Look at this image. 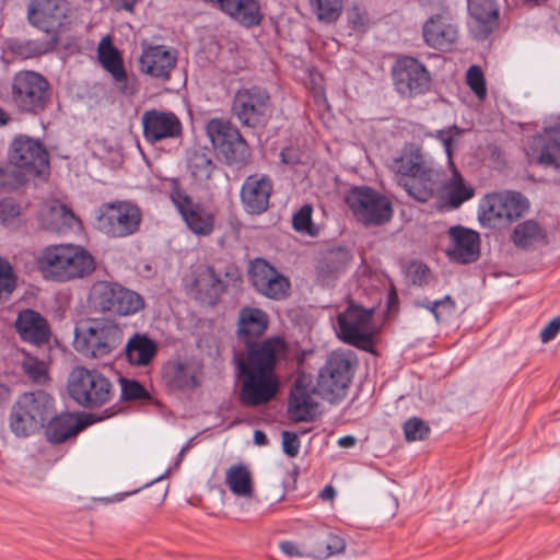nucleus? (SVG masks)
Segmentation results:
<instances>
[{
    "mask_svg": "<svg viewBox=\"0 0 560 560\" xmlns=\"http://www.w3.org/2000/svg\"><path fill=\"white\" fill-rule=\"evenodd\" d=\"M355 359L343 352H332L319 369L316 385L311 388V377L300 374L290 393L288 416L294 422L315 420L318 404L313 394L336 404L345 398L353 377Z\"/></svg>",
    "mask_w": 560,
    "mask_h": 560,
    "instance_id": "1",
    "label": "nucleus"
},
{
    "mask_svg": "<svg viewBox=\"0 0 560 560\" xmlns=\"http://www.w3.org/2000/svg\"><path fill=\"white\" fill-rule=\"evenodd\" d=\"M283 346L279 338H268L261 343L252 345L248 352L235 353L241 389L240 402L245 407H259L268 404L278 392L275 375L277 352Z\"/></svg>",
    "mask_w": 560,
    "mask_h": 560,
    "instance_id": "2",
    "label": "nucleus"
},
{
    "mask_svg": "<svg viewBox=\"0 0 560 560\" xmlns=\"http://www.w3.org/2000/svg\"><path fill=\"white\" fill-rule=\"evenodd\" d=\"M43 277L57 282H67L90 276L96 268L94 257L83 247L50 245L37 258Z\"/></svg>",
    "mask_w": 560,
    "mask_h": 560,
    "instance_id": "3",
    "label": "nucleus"
},
{
    "mask_svg": "<svg viewBox=\"0 0 560 560\" xmlns=\"http://www.w3.org/2000/svg\"><path fill=\"white\" fill-rule=\"evenodd\" d=\"M124 340L121 326L110 318H86L74 331V349L91 359L110 354Z\"/></svg>",
    "mask_w": 560,
    "mask_h": 560,
    "instance_id": "4",
    "label": "nucleus"
},
{
    "mask_svg": "<svg viewBox=\"0 0 560 560\" xmlns=\"http://www.w3.org/2000/svg\"><path fill=\"white\" fill-rule=\"evenodd\" d=\"M54 398L44 390L24 393L13 404L9 427L18 438H27L45 427L54 415Z\"/></svg>",
    "mask_w": 560,
    "mask_h": 560,
    "instance_id": "5",
    "label": "nucleus"
},
{
    "mask_svg": "<svg viewBox=\"0 0 560 560\" xmlns=\"http://www.w3.org/2000/svg\"><path fill=\"white\" fill-rule=\"evenodd\" d=\"M88 307L96 314L130 316L144 307L143 298L118 282L95 281L88 293Z\"/></svg>",
    "mask_w": 560,
    "mask_h": 560,
    "instance_id": "6",
    "label": "nucleus"
},
{
    "mask_svg": "<svg viewBox=\"0 0 560 560\" xmlns=\"http://www.w3.org/2000/svg\"><path fill=\"white\" fill-rule=\"evenodd\" d=\"M68 394L79 406L95 409L114 397V385L103 373L84 366L74 368L68 377Z\"/></svg>",
    "mask_w": 560,
    "mask_h": 560,
    "instance_id": "7",
    "label": "nucleus"
},
{
    "mask_svg": "<svg viewBox=\"0 0 560 560\" xmlns=\"http://www.w3.org/2000/svg\"><path fill=\"white\" fill-rule=\"evenodd\" d=\"M11 102L22 114H40L50 102L49 82L35 71L16 72L11 83Z\"/></svg>",
    "mask_w": 560,
    "mask_h": 560,
    "instance_id": "8",
    "label": "nucleus"
},
{
    "mask_svg": "<svg viewBox=\"0 0 560 560\" xmlns=\"http://www.w3.org/2000/svg\"><path fill=\"white\" fill-rule=\"evenodd\" d=\"M97 229L112 238H124L136 234L141 226L142 211L129 200L102 203L97 209Z\"/></svg>",
    "mask_w": 560,
    "mask_h": 560,
    "instance_id": "9",
    "label": "nucleus"
},
{
    "mask_svg": "<svg viewBox=\"0 0 560 560\" xmlns=\"http://www.w3.org/2000/svg\"><path fill=\"white\" fill-rule=\"evenodd\" d=\"M528 202L521 192H491L479 202L478 220L487 229H501L517 220Z\"/></svg>",
    "mask_w": 560,
    "mask_h": 560,
    "instance_id": "10",
    "label": "nucleus"
},
{
    "mask_svg": "<svg viewBox=\"0 0 560 560\" xmlns=\"http://www.w3.org/2000/svg\"><path fill=\"white\" fill-rule=\"evenodd\" d=\"M206 131L213 148L228 165L241 168L248 162L249 148L240 130L230 121L211 119L207 124Z\"/></svg>",
    "mask_w": 560,
    "mask_h": 560,
    "instance_id": "11",
    "label": "nucleus"
},
{
    "mask_svg": "<svg viewBox=\"0 0 560 560\" xmlns=\"http://www.w3.org/2000/svg\"><path fill=\"white\" fill-rule=\"evenodd\" d=\"M346 203L365 225H382L393 215L390 201L370 187L351 188L346 195Z\"/></svg>",
    "mask_w": 560,
    "mask_h": 560,
    "instance_id": "12",
    "label": "nucleus"
},
{
    "mask_svg": "<svg viewBox=\"0 0 560 560\" xmlns=\"http://www.w3.org/2000/svg\"><path fill=\"white\" fill-rule=\"evenodd\" d=\"M9 162L26 176L37 177L49 170V154L45 145L26 135H18L12 140Z\"/></svg>",
    "mask_w": 560,
    "mask_h": 560,
    "instance_id": "13",
    "label": "nucleus"
},
{
    "mask_svg": "<svg viewBox=\"0 0 560 560\" xmlns=\"http://www.w3.org/2000/svg\"><path fill=\"white\" fill-rule=\"evenodd\" d=\"M395 90L401 97L415 98L431 90L432 78L427 67L417 58L404 56L393 66Z\"/></svg>",
    "mask_w": 560,
    "mask_h": 560,
    "instance_id": "14",
    "label": "nucleus"
},
{
    "mask_svg": "<svg viewBox=\"0 0 560 560\" xmlns=\"http://www.w3.org/2000/svg\"><path fill=\"white\" fill-rule=\"evenodd\" d=\"M462 135L463 129L456 125L436 130L435 133L432 135L435 139L442 142L448 163L452 167V176L443 186L446 192V203L451 209L459 208L465 201L471 199L475 195L474 188L466 185L464 177L457 171L452 160L453 145Z\"/></svg>",
    "mask_w": 560,
    "mask_h": 560,
    "instance_id": "15",
    "label": "nucleus"
},
{
    "mask_svg": "<svg viewBox=\"0 0 560 560\" xmlns=\"http://www.w3.org/2000/svg\"><path fill=\"white\" fill-rule=\"evenodd\" d=\"M270 110V95L266 89L252 86L236 92L232 112L238 120L248 127L261 124Z\"/></svg>",
    "mask_w": 560,
    "mask_h": 560,
    "instance_id": "16",
    "label": "nucleus"
},
{
    "mask_svg": "<svg viewBox=\"0 0 560 560\" xmlns=\"http://www.w3.org/2000/svg\"><path fill=\"white\" fill-rule=\"evenodd\" d=\"M69 11L66 0H31L26 19L30 25L56 38Z\"/></svg>",
    "mask_w": 560,
    "mask_h": 560,
    "instance_id": "17",
    "label": "nucleus"
},
{
    "mask_svg": "<svg viewBox=\"0 0 560 560\" xmlns=\"http://www.w3.org/2000/svg\"><path fill=\"white\" fill-rule=\"evenodd\" d=\"M372 314V310L349 305L337 316L339 338L346 343L365 349L371 343L368 330Z\"/></svg>",
    "mask_w": 560,
    "mask_h": 560,
    "instance_id": "18",
    "label": "nucleus"
},
{
    "mask_svg": "<svg viewBox=\"0 0 560 560\" xmlns=\"http://www.w3.org/2000/svg\"><path fill=\"white\" fill-rule=\"evenodd\" d=\"M249 276L253 287L259 294L277 301L289 295L290 280L267 260L255 259Z\"/></svg>",
    "mask_w": 560,
    "mask_h": 560,
    "instance_id": "19",
    "label": "nucleus"
},
{
    "mask_svg": "<svg viewBox=\"0 0 560 560\" xmlns=\"http://www.w3.org/2000/svg\"><path fill=\"white\" fill-rule=\"evenodd\" d=\"M171 199L188 229L196 235H210L214 228L213 215L202 206L194 203L191 198L177 185L171 189Z\"/></svg>",
    "mask_w": 560,
    "mask_h": 560,
    "instance_id": "20",
    "label": "nucleus"
},
{
    "mask_svg": "<svg viewBox=\"0 0 560 560\" xmlns=\"http://www.w3.org/2000/svg\"><path fill=\"white\" fill-rule=\"evenodd\" d=\"M272 189L273 183L268 175L253 174L247 176L240 191L245 212L256 215L266 212L269 208Z\"/></svg>",
    "mask_w": 560,
    "mask_h": 560,
    "instance_id": "21",
    "label": "nucleus"
},
{
    "mask_svg": "<svg viewBox=\"0 0 560 560\" xmlns=\"http://www.w3.org/2000/svg\"><path fill=\"white\" fill-rule=\"evenodd\" d=\"M202 368L191 359H173L164 363L162 378L173 390H190L200 385Z\"/></svg>",
    "mask_w": 560,
    "mask_h": 560,
    "instance_id": "22",
    "label": "nucleus"
},
{
    "mask_svg": "<svg viewBox=\"0 0 560 560\" xmlns=\"http://www.w3.org/2000/svg\"><path fill=\"white\" fill-rule=\"evenodd\" d=\"M177 55L164 45H142L139 70L151 78L168 81L176 67Z\"/></svg>",
    "mask_w": 560,
    "mask_h": 560,
    "instance_id": "23",
    "label": "nucleus"
},
{
    "mask_svg": "<svg viewBox=\"0 0 560 560\" xmlns=\"http://www.w3.org/2000/svg\"><path fill=\"white\" fill-rule=\"evenodd\" d=\"M141 122L143 137L151 144L165 139L178 138L183 131L179 118L172 112L145 110L142 114Z\"/></svg>",
    "mask_w": 560,
    "mask_h": 560,
    "instance_id": "24",
    "label": "nucleus"
},
{
    "mask_svg": "<svg viewBox=\"0 0 560 560\" xmlns=\"http://www.w3.org/2000/svg\"><path fill=\"white\" fill-rule=\"evenodd\" d=\"M448 235L451 247L447 249V255L451 260L470 264L479 258L480 237L476 231L456 225L448 230Z\"/></svg>",
    "mask_w": 560,
    "mask_h": 560,
    "instance_id": "25",
    "label": "nucleus"
},
{
    "mask_svg": "<svg viewBox=\"0 0 560 560\" xmlns=\"http://www.w3.org/2000/svg\"><path fill=\"white\" fill-rule=\"evenodd\" d=\"M14 327L25 342L43 346L49 342L51 330L47 319L38 312L25 308L19 312Z\"/></svg>",
    "mask_w": 560,
    "mask_h": 560,
    "instance_id": "26",
    "label": "nucleus"
},
{
    "mask_svg": "<svg viewBox=\"0 0 560 560\" xmlns=\"http://www.w3.org/2000/svg\"><path fill=\"white\" fill-rule=\"evenodd\" d=\"M97 57L102 67L112 74L114 81L118 84L120 93L132 95L136 89L129 84L121 55L112 44L109 37H105L100 42Z\"/></svg>",
    "mask_w": 560,
    "mask_h": 560,
    "instance_id": "27",
    "label": "nucleus"
},
{
    "mask_svg": "<svg viewBox=\"0 0 560 560\" xmlns=\"http://www.w3.org/2000/svg\"><path fill=\"white\" fill-rule=\"evenodd\" d=\"M388 170L401 176V183L404 179H410L418 174L425 173V168L431 166L427 161L421 147L416 143H407L400 151L398 156L393 158L388 164Z\"/></svg>",
    "mask_w": 560,
    "mask_h": 560,
    "instance_id": "28",
    "label": "nucleus"
},
{
    "mask_svg": "<svg viewBox=\"0 0 560 560\" xmlns=\"http://www.w3.org/2000/svg\"><path fill=\"white\" fill-rule=\"evenodd\" d=\"M269 318L265 311L258 307L245 306L240 310L236 334L246 345V352L252 345H258L255 340L261 337L268 328Z\"/></svg>",
    "mask_w": 560,
    "mask_h": 560,
    "instance_id": "29",
    "label": "nucleus"
},
{
    "mask_svg": "<svg viewBox=\"0 0 560 560\" xmlns=\"http://www.w3.org/2000/svg\"><path fill=\"white\" fill-rule=\"evenodd\" d=\"M424 42L433 48L445 49L455 43L457 26L442 14L431 16L423 25Z\"/></svg>",
    "mask_w": 560,
    "mask_h": 560,
    "instance_id": "30",
    "label": "nucleus"
},
{
    "mask_svg": "<svg viewBox=\"0 0 560 560\" xmlns=\"http://www.w3.org/2000/svg\"><path fill=\"white\" fill-rule=\"evenodd\" d=\"M351 258L350 252L345 247H335L324 252L316 267L318 280L323 284L329 285L347 270Z\"/></svg>",
    "mask_w": 560,
    "mask_h": 560,
    "instance_id": "31",
    "label": "nucleus"
},
{
    "mask_svg": "<svg viewBox=\"0 0 560 560\" xmlns=\"http://www.w3.org/2000/svg\"><path fill=\"white\" fill-rule=\"evenodd\" d=\"M158 343L147 334L135 332L126 342V361L132 366H148L158 354Z\"/></svg>",
    "mask_w": 560,
    "mask_h": 560,
    "instance_id": "32",
    "label": "nucleus"
},
{
    "mask_svg": "<svg viewBox=\"0 0 560 560\" xmlns=\"http://www.w3.org/2000/svg\"><path fill=\"white\" fill-rule=\"evenodd\" d=\"M45 427L46 439L52 444H60L68 439L75 436L85 424L78 420L71 413H61L56 417H50Z\"/></svg>",
    "mask_w": 560,
    "mask_h": 560,
    "instance_id": "33",
    "label": "nucleus"
},
{
    "mask_svg": "<svg viewBox=\"0 0 560 560\" xmlns=\"http://www.w3.org/2000/svg\"><path fill=\"white\" fill-rule=\"evenodd\" d=\"M427 174H418L413 178L399 180L407 194L419 202H428L439 189L438 173L432 166L425 168Z\"/></svg>",
    "mask_w": 560,
    "mask_h": 560,
    "instance_id": "34",
    "label": "nucleus"
},
{
    "mask_svg": "<svg viewBox=\"0 0 560 560\" xmlns=\"http://www.w3.org/2000/svg\"><path fill=\"white\" fill-rule=\"evenodd\" d=\"M78 223L74 213L61 203H54L40 213L43 229L58 234L70 231Z\"/></svg>",
    "mask_w": 560,
    "mask_h": 560,
    "instance_id": "35",
    "label": "nucleus"
},
{
    "mask_svg": "<svg viewBox=\"0 0 560 560\" xmlns=\"http://www.w3.org/2000/svg\"><path fill=\"white\" fill-rule=\"evenodd\" d=\"M469 12L479 32L480 38H486L493 30L499 11L493 0H470Z\"/></svg>",
    "mask_w": 560,
    "mask_h": 560,
    "instance_id": "36",
    "label": "nucleus"
},
{
    "mask_svg": "<svg viewBox=\"0 0 560 560\" xmlns=\"http://www.w3.org/2000/svg\"><path fill=\"white\" fill-rule=\"evenodd\" d=\"M511 240L518 248H528L548 243L546 230L535 220H526L517 224L511 234Z\"/></svg>",
    "mask_w": 560,
    "mask_h": 560,
    "instance_id": "37",
    "label": "nucleus"
},
{
    "mask_svg": "<svg viewBox=\"0 0 560 560\" xmlns=\"http://www.w3.org/2000/svg\"><path fill=\"white\" fill-rule=\"evenodd\" d=\"M225 485L236 497L249 499L254 495L252 474L243 464H234L228 468Z\"/></svg>",
    "mask_w": 560,
    "mask_h": 560,
    "instance_id": "38",
    "label": "nucleus"
},
{
    "mask_svg": "<svg viewBox=\"0 0 560 560\" xmlns=\"http://www.w3.org/2000/svg\"><path fill=\"white\" fill-rule=\"evenodd\" d=\"M187 167L196 180L205 182L209 179L215 168L213 153L207 148L191 150L187 158Z\"/></svg>",
    "mask_w": 560,
    "mask_h": 560,
    "instance_id": "39",
    "label": "nucleus"
},
{
    "mask_svg": "<svg viewBox=\"0 0 560 560\" xmlns=\"http://www.w3.org/2000/svg\"><path fill=\"white\" fill-rule=\"evenodd\" d=\"M241 280L240 271L235 266H228L224 278L215 272L213 267L207 268V294L212 302H215L228 289L229 284H235Z\"/></svg>",
    "mask_w": 560,
    "mask_h": 560,
    "instance_id": "40",
    "label": "nucleus"
},
{
    "mask_svg": "<svg viewBox=\"0 0 560 560\" xmlns=\"http://www.w3.org/2000/svg\"><path fill=\"white\" fill-rule=\"evenodd\" d=\"M318 539L325 542V547L316 550V559H327L334 555L343 552L346 549L345 539L326 528L318 530Z\"/></svg>",
    "mask_w": 560,
    "mask_h": 560,
    "instance_id": "41",
    "label": "nucleus"
},
{
    "mask_svg": "<svg viewBox=\"0 0 560 560\" xmlns=\"http://www.w3.org/2000/svg\"><path fill=\"white\" fill-rule=\"evenodd\" d=\"M311 7L319 21L332 23L341 13L342 0H311Z\"/></svg>",
    "mask_w": 560,
    "mask_h": 560,
    "instance_id": "42",
    "label": "nucleus"
},
{
    "mask_svg": "<svg viewBox=\"0 0 560 560\" xmlns=\"http://www.w3.org/2000/svg\"><path fill=\"white\" fill-rule=\"evenodd\" d=\"M16 289V276L10 262L0 258V304L5 303Z\"/></svg>",
    "mask_w": 560,
    "mask_h": 560,
    "instance_id": "43",
    "label": "nucleus"
},
{
    "mask_svg": "<svg viewBox=\"0 0 560 560\" xmlns=\"http://www.w3.org/2000/svg\"><path fill=\"white\" fill-rule=\"evenodd\" d=\"M404 433L409 442L423 441L430 434V427L422 419L413 417L404 423Z\"/></svg>",
    "mask_w": 560,
    "mask_h": 560,
    "instance_id": "44",
    "label": "nucleus"
},
{
    "mask_svg": "<svg viewBox=\"0 0 560 560\" xmlns=\"http://www.w3.org/2000/svg\"><path fill=\"white\" fill-rule=\"evenodd\" d=\"M313 208L311 205H303L300 210L293 214L292 224L296 232L314 235L315 231L312 223Z\"/></svg>",
    "mask_w": 560,
    "mask_h": 560,
    "instance_id": "45",
    "label": "nucleus"
},
{
    "mask_svg": "<svg viewBox=\"0 0 560 560\" xmlns=\"http://www.w3.org/2000/svg\"><path fill=\"white\" fill-rule=\"evenodd\" d=\"M120 385L122 400L131 401L149 397L145 388L136 380L120 378Z\"/></svg>",
    "mask_w": 560,
    "mask_h": 560,
    "instance_id": "46",
    "label": "nucleus"
},
{
    "mask_svg": "<svg viewBox=\"0 0 560 560\" xmlns=\"http://www.w3.org/2000/svg\"><path fill=\"white\" fill-rule=\"evenodd\" d=\"M24 372L36 383H44L47 380L46 364L36 358L27 357L23 362Z\"/></svg>",
    "mask_w": 560,
    "mask_h": 560,
    "instance_id": "47",
    "label": "nucleus"
},
{
    "mask_svg": "<svg viewBox=\"0 0 560 560\" xmlns=\"http://www.w3.org/2000/svg\"><path fill=\"white\" fill-rule=\"evenodd\" d=\"M407 278L413 285L423 287L429 283L430 269L422 262L412 261L407 267Z\"/></svg>",
    "mask_w": 560,
    "mask_h": 560,
    "instance_id": "48",
    "label": "nucleus"
},
{
    "mask_svg": "<svg viewBox=\"0 0 560 560\" xmlns=\"http://www.w3.org/2000/svg\"><path fill=\"white\" fill-rule=\"evenodd\" d=\"M467 84L471 91L479 97L485 98L487 94L483 73L477 66H471L467 71Z\"/></svg>",
    "mask_w": 560,
    "mask_h": 560,
    "instance_id": "49",
    "label": "nucleus"
},
{
    "mask_svg": "<svg viewBox=\"0 0 560 560\" xmlns=\"http://www.w3.org/2000/svg\"><path fill=\"white\" fill-rule=\"evenodd\" d=\"M456 312V302L451 295H445L439 300L438 313L435 314L436 323L446 322Z\"/></svg>",
    "mask_w": 560,
    "mask_h": 560,
    "instance_id": "50",
    "label": "nucleus"
},
{
    "mask_svg": "<svg viewBox=\"0 0 560 560\" xmlns=\"http://www.w3.org/2000/svg\"><path fill=\"white\" fill-rule=\"evenodd\" d=\"M300 446L301 443L296 433L291 431L282 432V450L284 454L289 457H295L300 452Z\"/></svg>",
    "mask_w": 560,
    "mask_h": 560,
    "instance_id": "51",
    "label": "nucleus"
},
{
    "mask_svg": "<svg viewBox=\"0 0 560 560\" xmlns=\"http://www.w3.org/2000/svg\"><path fill=\"white\" fill-rule=\"evenodd\" d=\"M19 215V207L11 199L0 200V219L8 222Z\"/></svg>",
    "mask_w": 560,
    "mask_h": 560,
    "instance_id": "52",
    "label": "nucleus"
},
{
    "mask_svg": "<svg viewBox=\"0 0 560 560\" xmlns=\"http://www.w3.org/2000/svg\"><path fill=\"white\" fill-rule=\"evenodd\" d=\"M560 330V317L552 318L545 328L540 331V339L547 343L556 338Z\"/></svg>",
    "mask_w": 560,
    "mask_h": 560,
    "instance_id": "53",
    "label": "nucleus"
},
{
    "mask_svg": "<svg viewBox=\"0 0 560 560\" xmlns=\"http://www.w3.org/2000/svg\"><path fill=\"white\" fill-rule=\"evenodd\" d=\"M279 548L289 557H302L304 555L293 541H281Z\"/></svg>",
    "mask_w": 560,
    "mask_h": 560,
    "instance_id": "54",
    "label": "nucleus"
},
{
    "mask_svg": "<svg viewBox=\"0 0 560 560\" xmlns=\"http://www.w3.org/2000/svg\"><path fill=\"white\" fill-rule=\"evenodd\" d=\"M416 306L428 310L435 317L438 313L439 300L430 301L428 299H423L421 301H416Z\"/></svg>",
    "mask_w": 560,
    "mask_h": 560,
    "instance_id": "55",
    "label": "nucleus"
},
{
    "mask_svg": "<svg viewBox=\"0 0 560 560\" xmlns=\"http://www.w3.org/2000/svg\"><path fill=\"white\" fill-rule=\"evenodd\" d=\"M323 547H325V542H323V540L318 539V530H317L315 536H314V539H313V542H312L308 556H312L313 558L316 559V550L320 549Z\"/></svg>",
    "mask_w": 560,
    "mask_h": 560,
    "instance_id": "56",
    "label": "nucleus"
},
{
    "mask_svg": "<svg viewBox=\"0 0 560 560\" xmlns=\"http://www.w3.org/2000/svg\"><path fill=\"white\" fill-rule=\"evenodd\" d=\"M349 22L353 27L362 26L364 24V19L359 14L358 9H354L353 12L350 13Z\"/></svg>",
    "mask_w": 560,
    "mask_h": 560,
    "instance_id": "57",
    "label": "nucleus"
},
{
    "mask_svg": "<svg viewBox=\"0 0 560 560\" xmlns=\"http://www.w3.org/2000/svg\"><path fill=\"white\" fill-rule=\"evenodd\" d=\"M355 438L352 436V435H345V436H341L339 440H338V445L340 447H345V448H348V447H352L355 445Z\"/></svg>",
    "mask_w": 560,
    "mask_h": 560,
    "instance_id": "58",
    "label": "nucleus"
},
{
    "mask_svg": "<svg viewBox=\"0 0 560 560\" xmlns=\"http://www.w3.org/2000/svg\"><path fill=\"white\" fill-rule=\"evenodd\" d=\"M254 442H255V444H257L259 446L266 445L268 443L266 433L264 431L256 430L254 432Z\"/></svg>",
    "mask_w": 560,
    "mask_h": 560,
    "instance_id": "59",
    "label": "nucleus"
},
{
    "mask_svg": "<svg viewBox=\"0 0 560 560\" xmlns=\"http://www.w3.org/2000/svg\"><path fill=\"white\" fill-rule=\"evenodd\" d=\"M10 396V389L0 381V402L7 400Z\"/></svg>",
    "mask_w": 560,
    "mask_h": 560,
    "instance_id": "60",
    "label": "nucleus"
},
{
    "mask_svg": "<svg viewBox=\"0 0 560 560\" xmlns=\"http://www.w3.org/2000/svg\"><path fill=\"white\" fill-rule=\"evenodd\" d=\"M335 495V490L332 487L328 486L322 491V497L324 499H331Z\"/></svg>",
    "mask_w": 560,
    "mask_h": 560,
    "instance_id": "61",
    "label": "nucleus"
},
{
    "mask_svg": "<svg viewBox=\"0 0 560 560\" xmlns=\"http://www.w3.org/2000/svg\"><path fill=\"white\" fill-rule=\"evenodd\" d=\"M137 0H121L122 8L131 11L136 4Z\"/></svg>",
    "mask_w": 560,
    "mask_h": 560,
    "instance_id": "62",
    "label": "nucleus"
},
{
    "mask_svg": "<svg viewBox=\"0 0 560 560\" xmlns=\"http://www.w3.org/2000/svg\"><path fill=\"white\" fill-rule=\"evenodd\" d=\"M9 119L10 118L8 114L2 108H0V126L7 125Z\"/></svg>",
    "mask_w": 560,
    "mask_h": 560,
    "instance_id": "63",
    "label": "nucleus"
},
{
    "mask_svg": "<svg viewBox=\"0 0 560 560\" xmlns=\"http://www.w3.org/2000/svg\"><path fill=\"white\" fill-rule=\"evenodd\" d=\"M188 447H189V444H186L185 446L182 447V450L178 453V460H182V458H183L184 454L187 452Z\"/></svg>",
    "mask_w": 560,
    "mask_h": 560,
    "instance_id": "64",
    "label": "nucleus"
}]
</instances>
